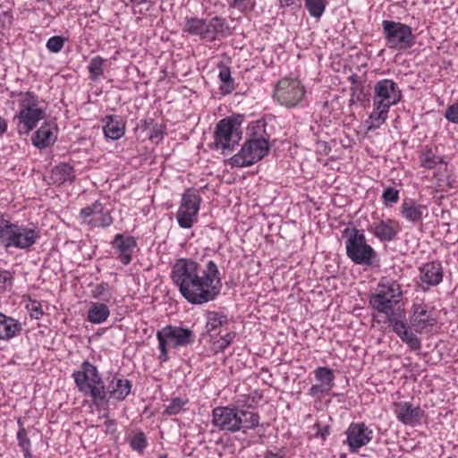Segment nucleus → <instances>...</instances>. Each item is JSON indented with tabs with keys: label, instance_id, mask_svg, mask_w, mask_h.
I'll return each mask as SVG.
<instances>
[{
	"label": "nucleus",
	"instance_id": "nucleus-36",
	"mask_svg": "<svg viewBox=\"0 0 458 458\" xmlns=\"http://www.w3.org/2000/svg\"><path fill=\"white\" fill-rule=\"evenodd\" d=\"M18 423L21 425V420H18ZM17 440L18 445L21 448L24 457L25 458H31V453H30V440L28 437V434L26 429L21 426L20 429L17 432Z\"/></svg>",
	"mask_w": 458,
	"mask_h": 458
},
{
	"label": "nucleus",
	"instance_id": "nucleus-26",
	"mask_svg": "<svg viewBox=\"0 0 458 458\" xmlns=\"http://www.w3.org/2000/svg\"><path fill=\"white\" fill-rule=\"evenodd\" d=\"M131 383L126 378L114 377L106 391L107 392V400L113 398L116 401H123L129 395L131 390Z\"/></svg>",
	"mask_w": 458,
	"mask_h": 458
},
{
	"label": "nucleus",
	"instance_id": "nucleus-48",
	"mask_svg": "<svg viewBox=\"0 0 458 458\" xmlns=\"http://www.w3.org/2000/svg\"><path fill=\"white\" fill-rule=\"evenodd\" d=\"M382 199L386 206H392L399 200V191L393 187H387L382 193Z\"/></svg>",
	"mask_w": 458,
	"mask_h": 458
},
{
	"label": "nucleus",
	"instance_id": "nucleus-4",
	"mask_svg": "<svg viewBox=\"0 0 458 458\" xmlns=\"http://www.w3.org/2000/svg\"><path fill=\"white\" fill-rule=\"evenodd\" d=\"M402 294L401 285L396 281L382 278L376 293L369 298V304L379 313L386 314L389 322L392 318L404 317L403 311L394 310V306L400 301Z\"/></svg>",
	"mask_w": 458,
	"mask_h": 458
},
{
	"label": "nucleus",
	"instance_id": "nucleus-35",
	"mask_svg": "<svg viewBox=\"0 0 458 458\" xmlns=\"http://www.w3.org/2000/svg\"><path fill=\"white\" fill-rule=\"evenodd\" d=\"M315 377L326 386V388L331 390L334 386L335 375L333 369L327 367H318L314 370Z\"/></svg>",
	"mask_w": 458,
	"mask_h": 458
},
{
	"label": "nucleus",
	"instance_id": "nucleus-33",
	"mask_svg": "<svg viewBox=\"0 0 458 458\" xmlns=\"http://www.w3.org/2000/svg\"><path fill=\"white\" fill-rule=\"evenodd\" d=\"M2 327L4 334L2 335V340H11L12 338L19 335L22 331V324L11 317H8L2 313Z\"/></svg>",
	"mask_w": 458,
	"mask_h": 458
},
{
	"label": "nucleus",
	"instance_id": "nucleus-54",
	"mask_svg": "<svg viewBox=\"0 0 458 458\" xmlns=\"http://www.w3.org/2000/svg\"><path fill=\"white\" fill-rule=\"evenodd\" d=\"M13 276L10 271H2V284L3 288L6 289L13 285Z\"/></svg>",
	"mask_w": 458,
	"mask_h": 458
},
{
	"label": "nucleus",
	"instance_id": "nucleus-15",
	"mask_svg": "<svg viewBox=\"0 0 458 458\" xmlns=\"http://www.w3.org/2000/svg\"><path fill=\"white\" fill-rule=\"evenodd\" d=\"M112 248L115 250L116 259L123 265H129L132 259V254L137 247V241L133 236H125L117 233L111 242Z\"/></svg>",
	"mask_w": 458,
	"mask_h": 458
},
{
	"label": "nucleus",
	"instance_id": "nucleus-47",
	"mask_svg": "<svg viewBox=\"0 0 458 458\" xmlns=\"http://www.w3.org/2000/svg\"><path fill=\"white\" fill-rule=\"evenodd\" d=\"M227 5L230 8L236 9L240 13H243L248 9H252L254 6V3L252 0H225Z\"/></svg>",
	"mask_w": 458,
	"mask_h": 458
},
{
	"label": "nucleus",
	"instance_id": "nucleus-14",
	"mask_svg": "<svg viewBox=\"0 0 458 458\" xmlns=\"http://www.w3.org/2000/svg\"><path fill=\"white\" fill-rule=\"evenodd\" d=\"M81 218L92 227H108L113 224V217L104 205L96 200L92 205L88 206L80 212Z\"/></svg>",
	"mask_w": 458,
	"mask_h": 458
},
{
	"label": "nucleus",
	"instance_id": "nucleus-57",
	"mask_svg": "<svg viewBox=\"0 0 458 458\" xmlns=\"http://www.w3.org/2000/svg\"><path fill=\"white\" fill-rule=\"evenodd\" d=\"M6 128H7V125H6L5 122H4L2 120V128H1L2 134L5 131Z\"/></svg>",
	"mask_w": 458,
	"mask_h": 458
},
{
	"label": "nucleus",
	"instance_id": "nucleus-42",
	"mask_svg": "<svg viewBox=\"0 0 458 458\" xmlns=\"http://www.w3.org/2000/svg\"><path fill=\"white\" fill-rule=\"evenodd\" d=\"M91 296L94 299L109 301L111 299V293L109 291L108 283L102 282L97 284L95 288L91 291Z\"/></svg>",
	"mask_w": 458,
	"mask_h": 458
},
{
	"label": "nucleus",
	"instance_id": "nucleus-2",
	"mask_svg": "<svg viewBox=\"0 0 458 458\" xmlns=\"http://www.w3.org/2000/svg\"><path fill=\"white\" fill-rule=\"evenodd\" d=\"M401 98L402 91L393 80L378 81L374 86V108L369 115L368 130L379 128L386 120L389 108L400 102Z\"/></svg>",
	"mask_w": 458,
	"mask_h": 458
},
{
	"label": "nucleus",
	"instance_id": "nucleus-27",
	"mask_svg": "<svg viewBox=\"0 0 458 458\" xmlns=\"http://www.w3.org/2000/svg\"><path fill=\"white\" fill-rule=\"evenodd\" d=\"M50 179L54 184L72 183L75 180L74 168L68 163H60L52 169Z\"/></svg>",
	"mask_w": 458,
	"mask_h": 458
},
{
	"label": "nucleus",
	"instance_id": "nucleus-52",
	"mask_svg": "<svg viewBox=\"0 0 458 458\" xmlns=\"http://www.w3.org/2000/svg\"><path fill=\"white\" fill-rule=\"evenodd\" d=\"M314 428H316V432L314 434V437H319L322 440H326V438L330 434V428H329V426H325L323 428H321L319 423H316L314 425Z\"/></svg>",
	"mask_w": 458,
	"mask_h": 458
},
{
	"label": "nucleus",
	"instance_id": "nucleus-40",
	"mask_svg": "<svg viewBox=\"0 0 458 458\" xmlns=\"http://www.w3.org/2000/svg\"><path fill=\"white\" fill-rule=\"evenodd\" d=\"M305 5L312 17L319 18L326 8L324 0H305Z\"/></svg>",
	"mask_w": 458,
	"mask_h": 458
},
{
	"label": "nucleus",
	"instance_id": "nucleus-10",
	"mask_svg": "<svg viewBox=\"0 0 458 458\" xmlns=\"http://www.w3.org/2000/svg\"><path fill=\"white\" fill-rule=\"evenodd\" d=\"M269 143L264 138L247 140L239 153L230 158L232 166H250L262 159L268 152Z\"/></svg>",
	"mask_w": 458,
	"mask_h": 458
},
{
	"label": "nucleus",
	"instance_id": "nucleus-19",
	"mask_svg": "<svg viewBox=\"0 0 458 458\" xmlns=\"http://www.w3.org/2000/svg\"><path fill=\"white\" fill-rule=\"evenodd\" d=\"M411 323L416 332L422 333L427 327H433L436 324V319L432 318L431 311L426 304L414 303Z\"/></svg>",
	"mask_w": 458,
	"mask_h": 458
},
{
	"label": "nucleus",
	"instance_id": "nucleus-22",
	"mask_svg": "<svg viewBox=\"0 0 458 458\" xmlns=\"http://www.w3.org/2000/svg\"><path fill=\"white\" fill-rule=\"evenodd\" d=\"M427 211V206L418 203L413 199H404L400 207L401 216L412 224L421 223Z\"/></svg>",
	"mask_w": 458,
	"mask_h": 458
},
{
	"label": "nucleus",
	"instance_id": "nucleus-37",
	"mask_svg": "<svg viewBox=\"0 0 458 458\" xmlns=\"http://www.w3.org/2000/svg\"><path fill=\"white\" fill-rule=\"evenodd\" d=\"M420 165L426 169H433L437 164L444 162L443 158L437 156L431 149L425 150L420 157Z\"/></svg>",
	"mask_w": 458,
	"mask_h": 458
},
{
	"label": "nucleus",
	"instance_id": "nucleus-51",
	"mask_svg": "<svg viewBox=\"0 0 458 458\" xmlns=\"http://www.w3.org/2000/svg\"><path fill=\"white\" fill-rule=\"evenodd\" d=\"M445 118L450 123L458 124V103H454L445 109Z\"/></svg>",
	"mask_w": 458,
	"mask_h": 458
},
{
	"label": "nucleus",
	"instance_id": "nucleus-44",
	"mask_svg": "<svg viewBox=\"0 0 458 458\" xmlns=\"http://www.w3.org/2000/svg\"><path fill=\"white\" fill-rule=\"evenodd\" d=\"M235 337V332H228L226 335L221 336L218 340L214 342V349L216 350V352H224L233 342Z\"/></svg>",
	"mask_w": 458,
	"mask_h": 458
},
{
	"label": "nucleus",
	"instance_id": "nucleus-56",
	"mask_svg": "<svg viewBox=\"0 0 458 458\" xmlns=\"http://www.w3.org/2000/svg\"><path fill=\"white\" fill-rule=\"evenodd\" d=\"M263 458H284V454L267 450L265 452Z\"/></svg>",
	"mask_w": 458,
	"mask_h": 458
},
{
	"label": "nucleus",
	"instance_id": "nucleus-1",
	"mask_svg": "<svg viewBox=\"0 0 458 458\" xmlns=\"http://www.w3.org/2000/svg\"><path fill=\"white\" fill-rule=\"evenodd\" d=\"M171 278L182 296L194 305L215 301L222 288L220 272L213 260L203 267L191 259H179L172 267Z\"/></svg>",
	"mask_w": 458,
	"mask_h": 458
},
{
	"label": "nucleus",
	"instance_id": "nucleus-12",
	"mask_svg": "<svg viewBox=\"0 0 458 458\" xmlns=\"http://www.w3.org/2000/svg\"><path fill=\"white\" fill-rule=\"evenodd\" d=\"M305 95V89L297 80L284 78L276 84L274 98L283 106H297Z\"/></svg>",
	"mask_w": 458,
	"mask_h": 458
},
{
	"label": "nucleus",
	"instance_id": "nucleus-21",
	"mask_svg": "<svg viewBox=\"0 0 458 458\" xmlns=\"http://www.w3.org/2000/svg\"><path fill=\"white\" fill-rule=\"evenodd\" d=\"M443 276V267L440 262H428L420 267V280L427 285V289L430 286L438 285L442 282Z\"/></svg>",
	"mask_w": 458,
	"mask_h": 458
},
{
	"label": "nucleus",
	"instance_id": "nucleus-24",
	"mask_svg": "<svg viewBox=\"0 0 458 458\" xmlns=\"http://www.w3.org/2000/svg\"><path fill=\"white\" fill-rule=\"evenodd\" d=\"M19 119V131L20 132L28 133L33 130L38 123L44 118V112L40 109L20 110L17 114Z\"/></svg>",
	"mask_w": 458,
	"mask_h": 458
},
{
	"label": "nucleus",
	"instance_id": "nucleus-23",
	"mask_svg": "<svg viewBox=\"0 0 458 458\" xmlns=\"http://www.w3.org/2000/svg\"><path fill=\"white\" fill-rule=\"evenodd\" d=\"M206 40L212 42L232 34L230 27L224 17L215 16L207 21Z\"/></svg>",
	"mask_w": 458,
	"mask_h": 458
},
{
	"label": "nucleus",
	"instance_id": "nucleus-31",
	"mask_svg": "<svg viewBox=\"0 0 458 458\" xmlns=\"http://www.w3.org/2000/svg\"><path fill=\"white\" fill-rule=\"evenodd\" d=\"M109 315L110 310L105 303L92 302L88 310L87 319L92 324H101Z\"/></svg>",
	"mask_w": 458,
	"mask_h": 458
},
{
	"label": "nucleus",
	"instance_id": "nucleus-28",
	"mask_svg": "<svg viewBox=\"0 0 458 458\" xmlns=\"http://www.w3.org/2000/svg\"><path fill=\"white\" fill-rule=\"evenodd\" d=\"M31 140L33 145L39 148H45L54 144L55 137L53 133L52 124L45 122L32 136Z\"/></svg>",
	"mask_w": 458,
	"mask_h": 458
},
{
	"label": "nucleus",
	"instance_id": "nucleus-9",
	"mask_svg": "<svg viewBox=\"0 0 458 458\" xmlns=\"http://www.w3.org/2000/svg\"><path fill=\"white\" fill-rule=\"evenodd\" d=\"M347 257L356 265L370 266L376 256L374 249L367 243L362 231L352 228L345 242Z\"/></svg>",
	"mask_w": 458,
	"mask_h": 458
},
{
	"label": "nucleus",
	"instance_id": "nucleus-55",
	"mask_svg": "<svg viewBox=\"0 0 458 458\" xmlns=\"http://www.w3.org/2000/svg\"><path fill=\"white\" fill-rule=\"evenodd\" d=\"M13 23V15L9 12L2 13V29L11 26Z\"/></svg>",
	"mask_w": 458,
	"mask_h": 458
},
{
	"label": "nucleus",
	"instance_id": "nucleus-7",
	"mask_svg": "<svg viewBox=\"0 0 458 458\" xmlns=\"http://www.w3.org/2000/svg\"><path fill=\"white\" fill-rule=\"evenodd\" d=\"M38 238L39 233L35 229L12 224L2 217V242L5 248L28 250Z\"/></svg>",
	"mask_w": 458,
	"mask_h": 458
},
{
	"label": "nucleus",
	"instance_id": "nucleus-25",
	"mask_svg": "<svg viewBox=\"0 0 458 458\" xmlns=\"http://www.w3.org/2000/svg\"><path fill=\"white\" fill-rule=\"evenodd\" d=\"M103 122L105 123L103 131L106 138L115 140L124 135L125 123L120 116L113 114L106 115Z\"/></svg>",
	"mask_w": 458,
	"mask_h": 458
},
{
	"label": "nucleus",
	"instance_id": "nucleus-58",
	"mask_svg": "<svg viewBox=\"0 0 458 458\" xmlns=\"http://www.w3.org/2000/svg\"><path fill=\"white\" fill-rule=\"evenodd\" d=\"M293 4V0H284V3H282V5L289 6Z\"/></svg>",
	"mask_w": 458,
	"mask_h": 458
},
{
	"label": "nucleus",
	"instance_id": "nucleus-17",
	"mask_svg": "<svg viewBox=\"0 0 458 458\" xmlns=\"http://www.w3.org/2000/svg\"><path fill=\"white\" fill-rule=\"evenodd\" d=\"M236 407L217 406L212 411V423L222 431L234 433V422L236 419Z\"/></svg>",
	"mask_w": 458,
	"mask_h": 458
},
{
	"label": "nucleus",
	"instance_id": "nucleus-13",
	"mask_svg": "<svg viewBox=\"0 0 458 458\" xmlns=\"http://www.w3.org/2000/svg\"><path fill=\"white\" fill-rule=\"evenodd\" d=\"M349 451L356 454L358 451L371 442L373 430L364 422H352L345 431Z\"/></svg>",
	"mask_w": 458,
	"mask_h": 458
},
{
	"label": "nucleus",
	"instance_id": "nucleus-41",
	"mask_svg": "<svg viewBox=\"0 0 458 458\" xmlns=\"http://www.w3.org/2000/svg\"><path fill=\"white\" fill-rule=\"evenodd\" d=\"M219 79L226 87V92L231 93L234 89L233 79L231 76V70L228 66L222 64H219Z\"/></svg>",
	"mask_w": 458,
	"mask_h": 458
},
{
	"label": "nucleus",
	"instance_id": "nucleus-46",
	"mask_svg": "<svg viewBox=\"0 0 458 458\" xmlns=\"http://www.w3.org/2000/svg\"><path fill=\"white\" fill-rule=\"evenodd\" d=\"M187 403V401H183L179 397L173 398L169 404L166 406L164 413L166 415H176L178 414L182 407Z\"/></svg>",
	"mask_w": 458,
	"mask_h": 458
},
{
	"label": "nucleus",
	"instance_id": "nucleus-39",
	"mask_svg": "<svg viewBox=\"0 0 458 458\" xmlns=\"http://www.w3.org/2000/svg\"><path fill=\"white\" fill-rule=\"evenodd\" d=\"M129 444L132 450L142 454L148 445V441L145 434L142 431H139L130 438Z\"/></svg>",
	"mask_w": 458,
	"mask_h": 458
},
{
	"label": "nucleus",
	"instance_id": "nucleus-29",
	"mask_svg": "<svg viewBox=\"0 0 458 458\" xmlns=\"http://www.w3.org/2000/svg\"><path fill=\"white\" fill-rule=\"evenodd\" d=\"M207 20L193 16H186L182 31L192 36H198L200 39L206 40Z\"/></svg>",
	"mask_w": 458,
	"mask_h": 458
},
{
	"label": "nucleus",
	"instance_id": "nucleus-32",
	"mask_svg": "<svg viewBox=\"0 0 458 458\" xmlns=\"http://www.w3.org/2000/svg\"><path fill=\"white\" fill-rule=\"evenodd\" d=\"M226 315L217 311H208L207 313L206 328L211 336L219 335V328L228 324Z\"/></svg>",
	"mask_w": 458,
	"mask_h": 458
},
{
	"label": "nucleus",
	"instance_id": "nucleus-60",
	"mask_svg": "<svg viewBox=\"0 0 458 458\" xmlns=\"http://www.w3.org/2000/svg\"><path fill=\"white\" fill-rule=\"evenodd\" d=\"M107 422H108V423H110V424H112V425H114V420H109V421H107Z\"/></svg>",
	"mask_w": 458,
	"mask_h": 458
},
{
	"label": "nucleus",
	"instance_id": "nucleus-43",
	"mask_svg": "<svg viewBox=\"0 0 458 458\" xmlns=\"http://www.w3.org/2000/svg\"><path fill=\"white\" fill-rule=\"evenodd\" d=\"M21 96V110L30 109H39L38 107V97L32 92L20 93Z\"/></svg>",
	"mask_w": 458,
	"mask_h": 458
},
{
	"label": "nucleus",
	"instance_id": "nucleus-38",
	"mask_svg": "<svg viewBox=\"0 0 458 458\" xmlns=\"http://www.w3.org/2000/svg\"><path fill=\"white\" fill-rule=\"evenodd\" d=\"M106 62L101 56L97 55L91 58L88 69L89 72V78L93 81H96L104 73V63Z\"/></svg>",
	"mask_w": 458,
	"mask_h": 458
},
{
	"label": "nucleus",
	"instance_id": "nucleus-18",
	"mask_svg": "<svg viewBox=\"0 0 458 458\" xmlns=\"http://www.w3.org/2000/svg\"><path fill=\"white\" fill-rule=\"evenodd\" d=\"M394 411L397 420L405 425L419 423L424 415L420 406H413L408 402L395 403Z\"/></svg>",
	"mask_w": 458,
	"mask_h": 458
},
{
	"label": "nucleus",
	"instance_id": "nucleus-11",
	"mask_svg": "<svg viewBox=\"0 0 458 458\" xmlns=\"http://www.w3.org/2000/svg\"><path fill=\"white\" fill-rule=\"evenodd\" d=\"M201 198L192 189H187L182 197L181 205L176 214L177 221L182 228L189 229L197 221Z\"/></svg>",
	"mask_w": 458,
	"mask_h": 458
},
{
	"label": "nucleus",
	"instance_id": "nucleus-30",
	"mask_svg": "<svg viewBox=\"0 0 458 458\" xmlns=\"http://www.w3.org/2000/svg\"><path fill=\"white\" fill-rule=\"evenodd\" d=\"M392 224V220H382L372 224L369 230L381 242H391L397 234V230L393 227Z\"/></svg>",
	"mask_w": 458,
	"mask_h": 458
},
{
	"label": "nucleus",
	"instance_id": "nucleus-3",
	"mask_svg": "<svg viewBox=\"0 0 458 458\" xmlns=\"http://www.w3.org/2000/svg\"><path fill=\"white\" fill-rule=\"evenodd\" d=\"M72 377L79 391L91 396L96 405L107 404V392L96 366L84 360L81 369L72 373Z\"/></svg>",
	"mask_w": 458,
	"mask_h": 458
},
{
	"label": "nucleus",
	"instance_id": "nucleus-20",
	"mask_svg": "<svg viewBox=\"0 0 458 458\" xmlns=\"http://www.w3.org/2000/svg\"><path fill=\"white\" fill-rule=\"evenodd\" d=\"M235 414L234 433H247V431L255 429L259 426L260 417L257 412L236 407Z\"/></svg>",
	"mask_w": 458,
	"mask_h": 458
},
{
	"label": "nucleus",
	"instance_id": "nucleus-59",
	"mask_svg": "<svg viewBox=\"0 0 458 458\" xmlns=\"http://www.w3.org/2000/svg\"><path fill=\"white\" fill-rule=\"evenodd\" d=\"M158 458H167V455L163 454V455H160Z\"/></svg>",
	"mask_w": 458,
	"mask_h": 458
},
{
	"label": "nucleus",
	"instance_id": "nucleus-45",
	"mask_svg": "<svg viewBox=\"0 0 458 458\" xmlns=\"http://www.w3.org/2000/svg\"><path fill=\"white\" fill-rule=\"evenodd\" d=\"M28 299L30 302L26 305V309L29 310L30 317L34 319H40L44 315L40 302L32 300L30 296H28Z\"/></svg>",
	"mask_w": 458,
	"mask_h": 458
},
{
	"label": "nucleus",
	"instance_id": "nucleus-61",
	"mask_svg": "<svg viewBox=\"0 0 458 458\" xmlns=\"http://www.w3.org/2000/svg\"><path fill=\"white\" fill-rule=\"evenodd\" d=\"M349 231H350V229H349V228H346V229H345V231H344V233H348Z\"/></svg>",
	"mask_w": 458,
	"mask_h": 458
},
{
	"label": "nucleus",
	"instance_id": "nucleus-8",
	"mask_svg": "<svg viewBox=\"0 0 458 458\" xmlns=\"http://www.w3.org/2000/svg\"><path fill=\"white\" fill-rule=\"evenodd\" d=\"M382 27L386 46L389 48L401 51L411 48L414 45L415 36L409 25L385 20L382 22Z\"/></svg>",
	"mask_w": 458,
	"mask_h": 458
},
{
	"label": "nucleus",
	"instance_id": "nucleus-16",
	"mask_svg": "<svg viewBox=\"0 0 458 458\" xmlns=\"http://www.w3.org/2000/svg\"><path fill=\"white\" fill-rule=\"evenodd\" d=\"M404 317L392 318L389 324L393 327V331L400 337V339L407 344L412 351H420L421 349L420 339L409 329Z\"/></svg>",
	"mask_w": 458,
	"mask_h": 458
},
{
	"label": "nucleus",
	"instance_id": "nucleus-34",
	"mask_svg": "<svg viewBox=\"0 0 458 458\" xmlns=\"http://www.w3.org/2000/svg\"><path fill=\"white\" fill-rule=\"evenodd\" d=\"M349 80L351 81L352 86L350 88L351 98H350V105H354L357 103L363 102L365 100L366 95L363 90V85L360 81H359L356 75H352Z\"/></svg>",
	"mask_w": 458,
	"mask_h": 458
},
{
	"label": "nucleus",
	"instance_id": "nucleus-5",
	"mask_svg": "<svg viewBox=\"0 0 458 458\" xmlns=\"http://www.w3.org/2000/svg\"><path fill=\"white\" fill-rule=\"evenodd\" d=\"M159 355L161 362L167 361L170 358L168 348L177 349L185 347L194 342L193 331L182 327L167 325L157 332Z\"/></svg>",
	"mask_w": 458,
	"mask_h": 458
},
{
	"label": "nucleus",
	"instance_id": "nucleus-50",
	"mask_svg": "<svg viewBox=\"0 0 458 458\" xmlns=\"http://www.w3.org/2000/svg\"><path fill=\"white\" fill-rule=\"evenodd\" d=\"M165 127L162 124L156 123L151 127L148 138L157 143L163 139Z\"/></svg>",
	"mask_w": 458,
	"mask_h": 458
},
{
	"label": "nucleus",
	"instance_id": "nucleus-6",
	"mask_svg": "<svg viewBox=\"0 0 458 458\" xmlns=\"http://www.w3.org/2000/svg\"><path fill=\"white\" fill-rule=\"evenodd\" d=\"M240 117H226L220 120L214 131V146L216 149L233 151L242 140Z\"/></svg>",
	"mask_w": 458,
	"mask_h": 458
},
{
	"label": "nucleus",
	"instance_id": "nucleus-49",
	"mask_svg": "<svg viewBox=\"0 0 458 458\" xmlns=\"http://www.w3.org/2000/svg\"><path fill=\"white\" fill-rule=\"evenodd\" d=\"M65 38L61 36L51 37L47 42V48L53 53H59L64 45Z\"/></svg>",
	"mask_w": 458,
	"mask_h": 458
},
{
	"label": "nucleus",
	"instance_id": "nucleus-53",
	"mask_svg": "<svg viewBox=\"0 0 458 458\" xmlns=\"http://www.w3.org/2000/svg\"><path fill=\"white\" fill-rule=\"evenodd\" d=\"M330 390L326 388V386L322 384H318V385H313L310 389V392L309 394L311 395V396H318V395H320V394H327L328 393Z\"/></svg>",
	"mask_w": 458,
	"mask_h": 458
}]
</instances>
